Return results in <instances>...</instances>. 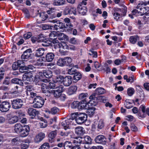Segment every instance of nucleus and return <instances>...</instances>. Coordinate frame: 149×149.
<instances>
[{
	"label": "nucleus",
	"mask_w": 149,
	"mask_h": 149,
	"mask_svg": "<svg viewBox=\"0 0 149 149\" xmlns=\"http://www.w3.org/2000/svg\"><path fill=\"white\" fill-rule=\"evenodd\" d=\"M65 27V25L62 22L58 21L56 24L54 25V28L56 30H58L59 29H62Z\"/></svg>",
	"instance_id": "c756f323"
},
{
	"label": "nucleus",
	"mask_w": 149,
	"mask_h": 149,
	"mask_svg": "<svg viewBox=\"0 0 149 149\" xmlns=\"http://www.w3.org/2000/svg\"><path fill=\"white\" fill-rule=\"evenodd\" d=\"M82 77L81 74L79 72H76L74 74L73 77V79L75 81L79 80Z\"/></svg>",
	"instance_id": "c9c22d12"
},
{
	"label": "nucleus",
	"mask_w": 149,
	"mask_h": 149,
	"mask_svg": "<svg viewBox=\"0 0 149 149\" xmlns=\"http://www.w3.org/2000/svg\"><path fill=\"white\" fill-rule=\"evenodd\" d=\"M79 102L77 101H74L71 104V107L73 109L77 108L78 109V107L79 106Z\"/></svg>",
	"instance_id": "6e6d98bb"
},
{
	"label": "nucleus",
	"mask_w": 149,
	"mask_h": 149,
	"mask_svg": "<svg viewBox=\"0 0 149 149\" xmlns=\"http://www.w3.org/2000/svg\"><path fill=\"white\" fill-rule=\"evenodd\" d=\"M65 12H66V13H65V15L68 14H73L74 15H77L76 8L74 7H71L70 9L68 10L66 9Z\"/></svg>",
	"instance_id": "4be33fe9"
},
{
	"label": "nucleus",
	"mask_w": 149,
	"mask_h": 149,
	"mask_svg": "<svg viewBox=\"0 0 149 149\" xmlns=\"http://www.w3.org/2000/svg\"><path fill=\"white\" fill-rule=\"evenodd\" d=\"M89 98L90 100L88 103L90 106H95L96 105L97 101L95 100H97V98L95 97V95L94 94L92 95L89 97Z\"/></svg>",
	"instance_id": "f3484780"
},
{
	"label": "nucleus",
	"mask_w": 149,
	"mask_h": 149,
	"mask_svg": "<svg viewBox=\"0 0 149 149\" xmlns=\"http://www.w3.org/2000/svg\"><path fill=\"white\" fill-rule=\"evenodd\" d=\"M28 113L29 115L31 116V118L33 119L36 115L38 113V111L32 108H29L28 109Z\"/></svg>",
	"instance_id": "412c9836"
},
{
	"label": "nucleus",
	"mask_w": 149,
	"mask_h": 149,
	"mask_svg": "<svg viewBox=\"0 0 149 149\" xmlns=\"http://www.w3.org/2000/svg\"><path fill=\"white\" fill-rule=\"evenodd\" d=\"M95 142L98 143L104 144L106 143V139L104 136L102 135L97 136L95 139Z\"/></svg>",
	"instance_id": "f8f14e48"
},
{
	"label": "nucleus",
	"mask_w": 149,
	"mask_h": 149,
	"mask_svg": "<svg viewBox=\"0 0 149 149\" xmlns=\"http://www.w3.org/2000/svg\"><path fill=\"white\" fill-rule=\"evenodd\" d=\"M57 134L56 131H52L50 132L48 135V136L49 139H54Z\"/></svg>",
	"instance_id": "49530a36"
},
{
	"label": "nucleus",
	"mask_w": 149,
	"mask_h": 149,
	"mask_svg": "<svg viewBox=\"0 0 149 149\" xmlns=\"http://www.w3.org/2000/svg\"><path fill=\"white\" fill-rule=\"evenodd\" d=\"M49 146L48 143H45L41 145L39 149H49Z\"/></svg>",
	"instance_id": "4d7b16f0"
},
{
	"label": "nucleus",
	"mask_w": 149,
	"mask_h": 149,
	"mask_svg": "<svg viewBox=\"0 0 149 149\" xmlns=\"http://www.w3.org/2000/svg\"><path fill=\"white\" fill-rule=\"evenodd\" d=\"M132 13L134 15L136 16L143 15V12H141L139 10L134 9L132 11Z\"/></svg>",
	"instance_id": "ea45409f"
},
{
	"label": "nucleus",
	"mask_w": 149,
	"mask_h": 149,
	"mask_svg": "<svg viewBox=\"0 0 149 149\" xmlns=\"http://www.w3.org/2000/svg\"><path fill=\"white\" fill-rule=\"evenodd\" d=\"M91 106L88 103H86V102L82 101L79 102V106L78 107V109L79 110H81L83 109H86L90 107Z\"/></svg>",
	"instance_id": "ddd939ff"
},
{
	"label": "nucleus",
	"mask_w": 149,
	"mask_h": 149,
	"mask_svg": "<svg viewBox=\"0 0 149 149\" xmlns=\"http://www.w3.org/2000/svg\"><path fill=\"white\" fill-rule=\"evenodd\" d=\"M86 113L90 117H91L94 114L95 111V108L94 107H89L86 109Z\"/></svg>",
	"instance_id": "2f4dec72"
},
{
	"label": "nucleus",
	"mask_w": 149,
	"mask_h": 149,
	"mask_svg": "<svg viewBox=\"0 0 149 149\" xmlns=\"http://www.w3.org/2000/svg\"><path fill=\"white\" fill-rule=\"evenodd\" d=\"M58 32L54 31L51 32L49 34V36L51 39H53L54 38L57 36Z\"/></svg>",
	"instance_id": "680f3d73"
},
{
	"label": "nucleus",
	"mask_w": 149,
	"mask_h": 149,
	"mask_svg": "<svg viewBox=\"0 0 149 149\" xmlns=\"http://www.w3.org/2000/svg\"><path fill=\"white\" fill-rule=\"evenodd\" d=\"M79 40L75 38H72L70 39L69 42L70 43L74 45L78 44L79 42Z\"/></svg>",
	"instance_id": "c03bdc74"
},
{
	"label": "nucleus",
	"mask_w": 149,
	"mask_h": 149,
	"mask_svg": "<svg viewBox=\"0 0 149 149\" xmlns=\"http://www.w3.org/2000/svg\"><path fill=\"white\" fill-rule=\"evenodd\" d=\"M136 8L141 12H143V15L145 14L143 17L145 18V19L148 20L149 19V13H147L149 11V7L146 6V4L145 3L140 2L138 4Z\"/></svg>",
	"instance_id": "f257e3e1"
},
{
	"label": "nucleus",
	"mask_w": 149,
	"mask_h": 149,
	"mask_svg": "<svg viewBox=\"0 0 149 149\" xmlns=\"http://www.w3.org/2000/svg\"><path fill=\"white\" fill-rule=\"evenodd\" d=\"M45 61L44 59L42 58H39L37 62L36 63L37 65L39 66H42L44 65V62Z\"/></svg>",
	"instance_id": "a18cd8bd"
},
{
	"label": "nucleus",
	"mask_w": 149,
	"mask_h": 149,
	"mask_svg": "<svg viewBox=\"0 0 149 149\" xmlns=\"http://www.w3.org/2000/svg\"><path fill=\"white\" fill-rule=\"evenodd\" d=\"M59 111V109L56 107L52 108L51 109L50 112L52 114H55Z\"/></svg>",
	"instance_id": "bf43d9fd"
},
{
	"label": "nucleus",
	"mask_w": 149,
	"mask_h": 149,
	"mask_svg": "<svg viewBox=\"0 0 149 149\" xmlns=\"http://www.w3.org/2000/svg\"><path fill=\"white\" fill-rule=\"evenodd\" d=\"M43 73L44 76L48 78H51L52 76V72L49 70H44L43 71Z\"/></svg>",
	"instance_id": "72a5a7b5"
},
{
	"label": "nucleus",
	"mask_w": 149,
	"mask_h": 149,
	"mask_svg": "<svg viewBox=\"0 0 149 149\" xmlns=\"http://www.w3.org/2000/svg\"><path fill=\"white\" fill-rule=\"evenodd\" d=\"M77 8L79 13L82 15H85L87 11V9L86 7L83 6L80 4L78 5Z\"/></svg>",
	"instance_id": "dca6fc26"
},
{
	"label": "nucleus",
	"mask_w": 149,
	"mask_h": 149,
	"mask_svg": "<svg viewBox=\"0 0 149 149\" xmlns=\"http://www.w3.org/2000/svg\"><path fill=\"white\" fill-rule=\"evenodd\" d=\"M72 82V77L71 76H67L64 78L63 77V85L65 86H69L71 84Z\"/></svg>",
	"instance_id": "4468645a"
},
{
	"label": "nucleus",
	"mask_w": 149,
	"mask_h": 149,
	"mask_svg": "<svg viewBox=\"0 0 149 149\" xmlns=\"http://www.w3.org/2000/svg\"><path fill=\"white\" fill-rule=\"evenodd\" d=\"M44 100L42 97L36 96L34 100L33 107L35 108H40L44 104Z\"/></svg>",
	"instance_id": "7ed1b4c3"
},
{
	"label": "nucleus",
	"mask_w": 149,
	"mask_h": 149,
	"mask_svg": "<svg viewBox=\"0 0 149 149\" xmlns=\"http://www.w3.org/2000/svg\"><path fill=\"white\" fill-rule=\"evenodd\" d=\"M84 139L86 143L87 144H90L91 143V139L88 136H85L84 137Z\"/></svg>",
	"instance_id": "8fccbe9b"
},
{
	"label": "nucleus",
	"mask_w": 149,
	"mask_h": 149,
	"mask_svg": "<svg viewBox=\"0 0 149 149\" xmlns=\"http://www.w3.org/2000/svg\"><path fill=\"white\" fill-rule=\"evenodd\" d=\"M64 147L65 149H72V143L70 142L66 141L64 144Z\"/></svg>",
	"instance_id": "4c0bfd02"
},
{
	"label": "nucleus",
	"mask_w": 149,
	"mask_h": 149,
	"mask_svg": "<svg viewBox=\"0 0 149 149\" xmlns=\"http://www.w3.org/2000/svg\"><path fill=\"white\" fill-rule=\"evenodd\" d=\"M55 55L52 52L48 53L46 56V61L48 62L52 61L54 58Z\"/></svg>",
	"instance_id": "bb28decb"
},
{
	"label": "nucleus",
	"mask_w": 149,
	"mask_h": 149,
	"mask_svg": "<svg viewBox=\"0 0 149 149\" xmlns=\"http://www.w3.org/2000/svg\"><path fill=\"white\" fill-rule=\"evenodd\" d=\"M35 69L34 67L33 66L31 65H29L27 67L23 66L20 69V71L22 72H23L22 71H21V70L24 71L25 70H28L29 72H32L34 70V69ZM24 72V71H23V72Z\"/></svg>",
	"instance_id": "a878e982"
},
{
	"label": "nucleus",
	"mask_w": 149,
	"mask_h": 149,
	"mask_svg": "<svg viewBox=\"0 0 149 149\" xmlns=\"http://www.w3.org/2000/svg\"><path fill=\"white\" fill-rule=\"evenodd\" d=\"M124 105L126 108L130 109L133 107L132 101L130 100L126 99Z\"/></svg>",
	"instance_id": "473e14b6"
},
{
	"label": "nucleus",
	"mask_w": 149,
	"mask_h": 149,
	"mask_svg": "<svg viewBox=\"0 0 149 149\" xmlns=\"http://www.w3.org/2000/svg\"><path fill=\"white\" fill-rule=\"evenodd\" d=\"M32 51L31 49H29L24 51L22 55L21 58L22 60H24L28 59L30 56Z\"/></svg>",
	"instance_id": "2eb2a0df"
},
{
	"label": "nucleus",
	"mask_w": 149,
	"mask_h": 149,
	"mask_svg": "<svg viewBox=\"0 0 149 149\" xmlns=\"http://www.w3.org/2000/svg\"><path fill=\"white\" fill-rule=\"evenodd\" d=\"M33 76L31 72H26L23 75L22 80L25 84H29V82L33 81Z\"/></svg>",
	"instance_id": "39448f33"
},
{
	"label": "nucleus",
	"mask_w": 149,
	"mask_h": 149,
	"mask_svg": "<svg viewBox=\"0 0 149 149\" xmlns=\"http://www.w3.org/2000/svg\"><path fill=\"white\" fill-rule=\"evenodd\" d=\"M75 132L78 135H82L84 133V130L82 127L79 126L75 128Z\"/></svg>",
	"instance_id": "c85d7f7f"
},
{
	"label": "nucleus",
	"mask_w": 149,
	"mask_h": 149,
	"mask_svg": "<svg viewBox=\"0 0 149 149\" xmlns=\"http://www.w3.org/2000/svg\"><path fill=\"white\" fill-rule=\"evenodd\" d=\"M63 86H59L57 87V89L51 91V92L53 93V94L55 97H58L61 94V93L63 91Z\"/></svg>",
	"instance_id": "1a4fd4ad"
},
{
	"label": "nucleus",
	"mask_w": 149,
	"mask_h": 149,
	"mask_svg": "<svg viewBox=\"0 0 149 149\" xmlns=\"http://www.w3.org/2000/svg\"><path fill=\"white\" fill-rule=\"evenodd\" d=\"M134 89L132 87L128 88L127 89V93L129 96H132L134 93Z\"/></svg>",
	"instance_id": "09e8293b"
},
{
	"label": "nucleus",
	"mask_w": 149,
	"mask_h": 149,
	"mask_svg": "<svg viewBox=\"0 0 149 149\" xmlns=\"http://www.w3.org/2000/svg\"><path fill=\"white\" fill-rule=\"evenodd\" d=\"M29 131V127L28 125H24L23 127V129L20 132V136L22 137H25L28 135Z\"/></svg>",
	"instance_id": "9d476101"
},
{
	"label": "nucleus",
	"mask_w": 149,
	"mask_h": 149,
	"mask_svg": "<svg viewBox=\"0 0 149 149\" xmlns=\"http://www.w3.org/2000/svg\"><path fill=\"white\" fill-rule=\"evenodd\" d=\"M88 95V94L87 93H81L79 94V97L80 99L82 100L87 97Z\"/></svg>",
	"instance_id": "338daca9"
},
{
	"label": "nucleus",
	"mask_w": 149,
	"mask_h": 149,
	"mask_svg": "<svg viewBox=\"0 0 149 149\" xmlns=\"http://www.w3.org/2000/svg\"><path fill=\"white\" fill-rule=\"evenodd\" d=\"M45 49L43 48H40L36 50L35 56L37 57L42 56L44 53Z\"/></svg>",
	"instance_id": "cd10ccee"
},
{
	"label": "nucleus",
	"mask_w": 149,
	"mask_h": 149,
	"mask_svg": "<svg viewBox=\"0 0 149 149\" xmlns=\"http://www.w3.org/2000/svg\"><path fill=\"white\" fill-rule=\"evenodd\" d=\"M63 77L62 76H59L56 77L53 80L55 83H56L58 87L59 86L60 84L63 82Z\"/></svg>",
	"instance_id": "6ab92c4d"
},
{
	"label": "nucleus",
	"mask_w": 149,
	"mask_h": 149,
	"mask_svg": "<svg viewBox=\"0 0 149 149\" xmlns=\"http://www.w3.org/2000/svg\"><path fill=\"white\" fill-rule=\"evenodd\" d=\"M74 121V120H73V119H67L63 121L61 123V125L63 127V128L65 130H66L70 128V125H75Z\"/></svg>",
	"instance_id": "423d86ee"
},
{
	"label": "nucleus",
	"mask_w": 149,
	"mask_h": 149,
	"mask_svg": "<svg viewBox=\"0 0 149 149\" xmlns=\"http://www.w3.org/2000/svg\"><path fill=\"white\" fill-rule=\"evenodd\" d=\"M121 12V10L120 8H116L114 9V12L113 13V14L114 18L117 21H118L119 19L122 16Z\"/></svg>",
	"instance_id": "6e6552de"
},
{
	"label": "nucleus",
	"mask_w": 149,
	"mask_h": 149,
	"mask_svg": "<svg viewBox=\"0 0 149 149\" xmlns=\"http://www.w3.org/2000/svg\"><path fill=\"white\" fill-rule=\"evenodd\" d=\"M104 93V90L103 88H100L96 89V93L98 95H100Z\"/></svg>",
	"instance_id": "13d9d810"
},
{
	"label": "nucleus",
	"mask_w": 149,
	"mask_h": 149,
	"mask_svg": "<svg viewBox=\"0 0 149 149\" xmlns=\"http://www.w3.org/2000/svg\"><path fill=\"white\" fill-rule=\"evenodd\" d=\"M58 40H56L55 43L54 45V48L56 49L57 48H59L60 49H61V43L58 42Z\"/></svg>",
	"instance_id": "e2e57ef3"
},
{
	"label": "nucleus",
	"mask_w": 149,
	"mask_h": 149,
	"mask_svg": "<svg viewBox=\"0 0 149 149\" xmlns=\"http://www.w3.org/2000/svg\"><path fill=\"white\" fill-rule=\"evenodd\" d=\"M88 54L90 55H93V57L97 58V52L93 51V49H91L89 51Z\"/></svg>",
	"instance_id": "864d4df0"
},
{
	"label": "nucleus",
	"mask_w": 149,
	"mask_h": 149,
	"mask_svg": "<svg viewBox=\"0 0 149 149\" xmlns=\"http://www.w3.org/2000/svg\"><path fill=\"white\" fill-rule=\"evenodd\" d=\"M11 106L10 103L7 101H3L0 105V110L2 112H6L8 111Z\"/></svg>",
	"instance_id": "0eeeda50"
},
{
	"label": "nucleus",
	"mask_w": 149,
	"mask_h": 149,
	"mask_svg": "<svg viewBox=\"0 0 149 149\" xmlns=\"http://www.w3.org/2000/svg\"><path fill=\"white\" fill-rule=\"evenodd\" d=\"M139 109L142 111V114H141V113L139 112L138 113L139 116L142 118L145 117L146 116V113L145 112V107L143 105H141L139 107Z\"/></svg>",
	"instance_id": "5701e85b"
},
{
	"label": "nucleus",
	"mask_w": 149,
	"mask_h": 149,
	"mask_svg": "<svg viewBox=\"0 0 149 149\" xmlns=\"http://www.w3.org/2000/svg\"><path fill=\"white\" fill-rule=\"evenodd\" d=\"M64 58L59 59L57 62L58 65L60 66H63L65 65V61Z\"/></svg>",
	"instance_id": "a19ab883"
},
{
	"label": "nucleus",
	"mask_w": 149,
	"mask_h": 149,
	"mask_svg": "<svg viewBox=\"0 0 149 149\" xmlns=\"http://www.w3.org/2000/svg\"><path fill=\"white\" fill-rule=\"evenodd\" d=\"M58 39L60 40H65L67 39L66 36L63 33H59L58 32L57 34Z\"/></svg>",
	"instance_id": "e433bc0d"
},
{
	"label": "nucleus",
	"mask_w": 149,
	"mask_h": 149,
	"mask_svg": "<svg viewBox=\"0 0 149 149\" xmlns=\"http://www.w3.org/2000/svg\"><path fill=\"white\" fill-rule=\"evenodd\" d=\"M12 101V105L14 109H17L22 107L23 105L24 100L20 99H14Z\"/></svg>",
	"instance_id": "20e7f679"
},
{
	"label": "nucleus",
	"mask_w": 149,
	"mask_h": 149,
	"mask_svg": "<svg viewBox=\"0 0 149 149\" xmlns=\"http://www.w3.org/2000/svg\"><path fill=\"white\" fill-rule=\"evenodd\" d=\"M42 91L44 93L46 94L47 96L50 95L51 92L48 90V87H47V85L45 84H42L41 85Z\"/></svg>",
	"instance_id": "a211bd4d"
},
{
	"label": "nucleus",
	"mask_w": 149,
	"mask_h": 149,
	"mask_svg": "<svg viewBox=\"0 0 149 149\" xmlns=\"http://www.w3.org/2000/svg\"><path fill=\"white\" fill-rule=\"evenodd\" d=\"M77 87L76 86H73L69 87L67 93L69 95H72L74 94L77 90Z\"/></svg>",
	"instance_id": "b1692460"
},
{
	"label": "nucleus",
	"mask_w": 149,
	"mask_h": 149,
	"mask_svg": "<svg viewBox=\"0 0 149 149\" xmlns=\"http://www.w3.org/2000/svg\"><path fill=\"white\" fill-rule=\"evenodd\" d=\"M104 124L102 120H100L98 124V127L100 129H102L104 127Z\"/></svg>",
	"instance_id": "774afa93"
},
{
	"label": "nucleus",
	"mask_w": 149,
	"mask_h": 149,
	"mask_svg": "<svg viewBox=\"0 0 149 149\" xmlns=\"http://www.w3.org/2000/svg\"><path fill=\"white\" fill-rule=\"evenodd\" d=\"M70 132H65L63 131H61L59 134V135L63 138H65L67 136Z\"/></svg>",
	"instance_id": "603ef678"
},
{
	"label": "nucleus",
	"mask_w": 149,
	"mask_h": 149,
	"mask_svg": "<svg viewBox=\"0 0 149 149\" xmlns=\"http://www.w3.org/2000/svg\"><path fill=\"white\" fill-rule=\"evenodd\" d=\"M11 141L13 144L17 145L21 142V140L19 138L16 137L13 139Z\"/></svg>",
	"instance_id": "de8ad7c7"
},
{
	"label": "nucleus",
	"mask_w": 149,
	"mask_h": 149,
	"mask_svg": "<svg viewBox=\"0 0 149 149\" xmlns=\"http://www.w3.org/2000/svg\"><path fill=\"white\" fill-rule=\"evenodd\" d=\"M8 123L10 124H13L17 122L18 120V118L16 116H11L8 117Z\"/></svg>",
	"instance_id": "aec40b11"
},
{
	"label": "nucleus",
	"mask_w": 149,
	"mask_h": 149,
	"mask_svg": "<svg viewBox=\"0 0 149 149\" xmlns=\"http://www.w3.org/2000/svg\"><path fill=\"white\" fill-rule=\"evenodd\" d=\"M135 80V77L133 75H132L131 76H130L128 79L127 80V82H130L131 83H132Z\"/></svg>",
	"instance_id": "0e129e2a"
},
{
	"label": "nucleus",
	"mask_w": 149,
	"mask_h": 149,
	"mask_svg": "<svg viewBox=\"0 0 149 149\" xmlns=\"http://www.w3.org/2000/svg\"><path fill=\"white\" fill-rule=\"evenodd\" d=\"M74 114L77 116L75 118L73 119L74 120V123L76 122L78 124H80L84 123L87 119V116L85 113H79L76 112Z\"/></svg>",
	"instance_id": "f03ea898"
},
{
	"label": "nucleus",
	"mask_w": 149,
	"mask_h": 149,
	"mask_svg": "<svg viewBox=\"0 0 149 149\" xmlns=\"http://www.w3.org/2000/svg\"><path fill=\"white\" fill-rule=\"evenodd\" d=\"M58 87L57 85L54 83L53 81V82H50L48 85V87L51 89L57 88Z\"/></svg>",
	"instance_id": "3c124183"
},
{
	"label": "nucleus",
	"mask_w": 149,
	"mask_h": 149,
	"mask_svg": "<svg viewBox=\"0 0 149 149\" xmlns=\"http://www.w3.org/2000/svg\"><path fill=\"white\" fill-rule=\"evenodd\" d=\"M43 120H41L39 123V126L41 128H44L47 126V122L45 120L42 119Z\"/></svg>",
	"instance_id": "58836bf2"
},
{
	"label": "nucleus",
	"mask_w": 149,
	"mask_h": 149,
	"mask_svg": "<svg viewBox=\"0 0 149 149\" xmlns=\"http://www.w3.org/2000/svg\"><path fill=\"white\" fill-rule=\"evenodd\" d=\"M60 45H61V49H68L69 46L66 43L63 42H61Z\"/></svg>",
	"instance_id": "052dcab7"
},
{
	"label": "nucleus",
	"mask_w": 149,
	"mask_h": 149,
	"mask_svg": "<svg viewBox=\"0 0 149 149\" xmlns=\"http://www.w3.org/2000/svg\"><path fill=\"white\" fill-rule=\"evenodd\" d=\"M29 145L28 143H22L21 145V149H27L29 147Z\"/></svg>",
	"instance_id": "69168bd1"
},
{
	"label": "nucleus",
	"mask_w": 149,
	"mask_h": 149,
	"mask_svg": "<svg viewBox=\"0 0 149 149\" xmlns=\"http://www.w3.org/2000/svg\"><path fill=\"white\" fill-rule=\"evenodd\" d=\"M138 38V37L137 36H131L130 38V41L132 44H134L137 41Z\"/></svg>",
	"instance_id": "79ce46f5"
},
{
	"label": "nucleus",
	"mask_w": 149,
	"mask_h": 149,
	"mask_svg": "<svg viewBox=\"0 0 149 149\" xmlns=\"http://www.w3.org/2000/svg\"><path fill=\"white\" fill-rule=\"evenodd\" d=\"M11 81L13 84H19L20 86H22L23 85V82L22 80L18 78H13L11 80Z\"/></svg>",
	"instance_id": "f704fd0d"
},
{
	"label": "nucleus",
	"mask_w": 149,
	"mask_h": 149,
	"mask_svg": "<svg viewBox=\"0 0 149 149\" xmlns=\"http://www.w3.org/2000/svg\"><path fill=\"white\" fill-rule=\"evenodd\" d=\"M23 127L19 123L16 124L14 126V130L17 133L20 132L21 130L23 129Z\"/></svg>",
	"instance_id": "393cba45"
},
{
	"label": "nucleus",
	"mask_w": 149,
	"mask_h": 149,
	"mask_svg": "<svg viewBox=\"0 0 149 149\" xmlns=\"http://www.w3.org/2000/svg\"><path fill=\"white\" fill-rule=\"evenodd\" d=\"M42 21L45 20L48 18V15L46 13L43 11L39 13L38 15Z\"/></svg>",
	"instance_id": "7c9ffc66"
},
{
	"label": "nucleus",
	"mask_w": 149,
	"mask_h": 149,
	"mask_svg": "<svg viewBox=\"0 0 149 149\" xmlns=\"http://www.w3.org/2000/svg\"><path fill=\"white\" fill-rule=\"evenodd\" d=\"M77 68V66H75L73 67L71 69H69L68 70V74L70 75H72L74 74L76 72V70L75 69V68Z\"/></svg>",
	"instance_id": "37998d69"
},
{
	"label": "nucleus",
	"mask_w": 149,
	"mask_h": 149,
	"mask_svg": "<svg viewBox=\"0 0 149 149\" xmlns=\"http://www.w3.org/2000/svg\"><path fill=\"white\" fill-rule=\"evenodd\" d=\"M64 61H65V65H69L72 62V59L70 57H66L64 58Z\"/></svg>",
	"instance_id": "5fc2aeb1"
},
{
	"label": "nucleus",
	"mask_w": 149,
	"mask_h": 149,
	"mask_svg": "<svg viewBox=\"0 0 149 149\" xmlns=\"http://www.w3.org/2000/svg\"><path fill=\"white\" fill-rule=\"evenodd\" d=\"M45 134L43 132H40L37 134L34 138V141L36 143H38L41 141L45 138Z\"/></svg>",
	"instance_id": "9b49d317"
}]
</instances>
